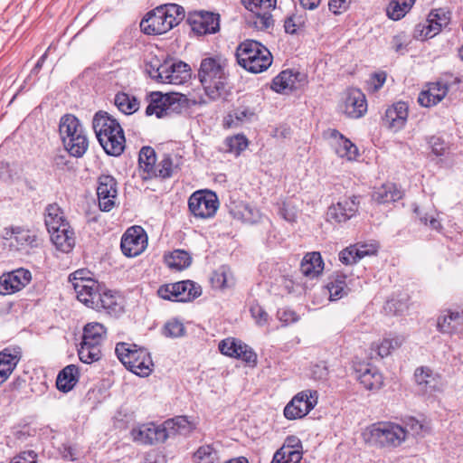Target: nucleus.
I'll return each mask as SVG.
<instances>
[{"label":"nucleus","instance_id":"56","mask_svg":"<svg viewBox=\"0 0 463 463\" xmlns=\"http://www.w3.org/2000/svg\"><path fill=\"white\" fill-rule=\"evenodd\" d=\"M231 152L240 155L248 146V139L243 135H236L226 140Z\"/></svg>","mask_w":463,"mask_h":463},{"label":"nucleus","instance_id":"63","mask_svg":"<svg viewBox=\"0 0 463 463\" xmlns=\"http://www.w3.org/2000/svg\"><path fill=\"white\" fill-rule=\"evenodd\" d=\"M52 166L58 170H71V161L67 154H57L52 158Z\"/></svg>","mask_w":463,"mask_h":463},{"label":"nucleus","instance_id":"37","mask_svg":"<svg viewBox=\"0 0 463 463\" xmlns=\"http://www.w3.org/2000/svg\"><path fill=\"white\" fill-rule=\"evenodd\" d=\"M230 213L234 218L250 223L257 222L260 218V213L258 209L244 203H240L238 205L231 207Z\"/></svg>","mask_w":463,"mask_h":463},{"label":"nucleus","instance_id":"42","mask_svg":"<svg viewBox=\"0 0 463 463\" xmlns=\"http://www.w3.org/2000/svg\"><path fill=\"white\" fill-rule=\"evenodd\" d=\"M114 101L118 109L127 115L136 112L139 108L138 99L125 92L116 94Z\"/></svg>","mask_w":463,"mask_h":463},{"label":"nucleus","instance_id":"61","mask_svg":"<svg viewBox=\"0 0 463 463\" xmlns=\"http://www.w3.org/2000/svg\"><path fill=\"white\" fill-rule=\"evenodd\" d=\"M403 428L408 430V436L411 435L413 437L422 435L427 431V427L412 417L409 418L405 421V426H403Z\"/></svg>","mask_w":463,"mask_h":463},{"label":"nucleus","instance_id":"59","mask_svg":"<svg viewBox=\"0 0 463 463\" xmlns=\"http://www.w3.org/2000/svg\"><path fill=\"white\" fill-rule=\"evenodd\" d=\"M184 333V326L182 322L177 319L168 321L164 327V334L170 337H179Z\"/></svg>","mask_w":463,"mask_h":463},{"label":"nucleus","instance_id":"57","mask_svg":"<svg viewBox=\"0 0 463 463\" xmlns=\"http://www.w3.org/2000/svg\"><path fill=\"white\" fill-rule=\"evenodd\" d=\"M239 352L236 358L241 359L249 365L255 366L257 364V354L251 347L242 343L238 345Z\"/></svg>","mask_w":463,"mask_h":463},{"label":"nucleus","instance_id":"48","mask_svg":"<svg viewBox=\"0 0 463 463\" xmlns=\"http://www.w3.org/2000/svg\"><path fill=\"white\" fill-rule=\"evenodd\" d=\"M335 150L340 157H345L348 160H354L358 156L356 146L345 137H340V140H337V143L335 145Z\"/></svg>","mask_w":463,"mask_h":463},{"label":"nucleus","instance_id":"54","mask_svg":"<svg viewBox=\"0 0 463 463\" xmlns=\"http://www.w3.org/2000/svg\"><path fill=\"white\" fill-rule=\"evenodd\" d=\"M241 344V341L240 340H236L234 338H227L219 344V350L222 354L226 356L236 358L239 352L238 345Z\"/></svg>","mask_w":463,"mask_h":463},{"label":"nucleus","instance_id":"4","mask_svg":"<svg viewBox=\"0 0 463 463\" xmlns=\"http://www.w3.org/2000/svg\"><path fill=\"white\" fill-rule=\"evenodd\" d=\"M236 59L243 69L252 73H260L272 63L270 52L254 40H247L239 44L236 49Z\"/></svg>","mask_w":463,"mask_h":463},{"label":"nucleus","instance_id":"31","mask_svg":"<svg viewBox=\"0 0 463 463\" xmlns=\"http://www.w3.org/2000/svg\"><path fill=\"white\" fill-rule=\"evenodd\" d=\"M80 377L79 368L75 364L65 366L56 379V387L62 392H68L77 384Z\"/></svg>","mask_w":463,"mask_h":463},{"label":"nucleus","instance_id":"10","mask_svg":"<svg viewBox=\"0 0 463 463\" xmlns=\"http://www.w3.org/2000/svg\"><path fill=\"white\" fill-rule=\"evenodd\" d=\"M4 240L11 241V250L29 253L31 250L37 248L39 238L37 233L23 226H11L5 228L2 235Z\"/></svg>","mask_w":463,"mask_h":463},{"label":"nucleus","instance_id":"24","mask_svg":"<svg viewBox=\"0 0 463 463\" xmlns=\"http://www.w3.org/2000/svg\"><path fill=\"white\" fill-rule=\"evenodd\" d=\"M164 83L180 85L190 78L189 65L184 61H165L163 62Z\"/></svg>","mask_w":463,"mask_h":463},{"label":"nucleus","instance_id":"53","mask_svg":"<svg viewBox=\"0 0 463 463\" xmlns=\"http://www.w3.org/2000/svg\"><path fill=\"white\" fill-rule=\"evenodd\" d=\"M163 12L166 13L168 21L173 20V26L177 25L184 18V9L183 6L176 4H166L160 5Z\"/></svg>","mask_w":463,"mask_h":463},{"label":"nucleus","instance_id":"55","mask_svg":"<svg viewBox=\"0 0 463 463\" xmlns=\"http://www.w3.org/2000/svg\"><path fill=\"white\" fill-rule=\"evenodd\" d=\"M402 343V339L400 337L383 339L381 344L377 345V353L382 358L386 357L392 350L401 346Z\"/></svg>","mask_w":463,"mask_h":463},{"label":"nucleus","instance_id":"35","mask_svg":"<svg viewBox=\"0 0 463 463\" xmlns=\"http://www.w3.org/2000/svg\"><path fill=\"white\" fill-rule=\"evenodd\" d=\"M44 222L48 232L61 228L63 224H69L65 219L63 211L57 203L47 205Z\"/></svg>","mask_w":463,"mask_h":463},{"label":"nucleus","instance_id":"28","mask_svg":"<svg viewBox=\"0 0 463 463\" xmlns=\"http://www.w3.org/2000/svg\"><path fill=\"white\" fill-rule=\"evenodd\" d=\"M323 269L324 261L320 253L317 251L307 253L300 263L301 273L309 279L318 277L322 273Z\"/></svg>","mask_w":463,"mask_h":463},{"label":"nucleus","instance_id":"58","mask_svg":"<svg viewBox=\"0 0 463 463\" xmlns=\"http://www.w3.org/2000/svg\"><path fill=\"white\" fill-rule=\"evenodd\" d=\"M426 141L429 144L431 152L437 156H443L448 148L445 141L439 137H427Z\"/></svg>","mask_w":463,"mask_h":463},{"label":"nucleus","instance_id":"2","mask_svg":"<svg viewBox=\"0 0 463 463\" xmlns=\"http://www.w3.org/2000/svg\"><path fill=\"white\" fill-rule=\"evenodd\" d=\"M92 127L96 137L108 155L118 156L125 148V136L120 124L108 112L95 113Z\"/></svg>","mask_w":463,"mask_h":463},{"label":"nucleus","instance_id":"16","mask_svg":"<svg viewBox=\"0 0 463 463\" xmlns=\"http://www.w3.org/2000/svg\"><path fill=\"white\" fill-rule=\"evenodd\" d=\"M146 243L147 236L144 229L140 226H132L122 236L120 247L125 256L136 257L144 251Z\"/></svg>","mask_w":463,"mask_h":463},{"label":"nucleus","instance_id":"38","mask_svg":"<svg viewBox=\"0 0 463 463\" xmlns=\"http://www.w3.org/2000/svg\"><path fill=\"white\" fill-rule=\"evenodd\" d=\"M166 93L163 94L160 91L151 92L147 96V99L149 104L146 109V115L152 116L156 115L157 118L165 117V106L166 102H165Z\"/></svg>","mask_w":463,"mask_h":463},{"label":"nucleus","instance_id":"39","mask_svg":"<svg viewBox=\"0 0 463 463\" xmlns=\"http://www.w3.org/2000/svg\"><path fill=\"white\" fill-rule=\"evenodd\" d=\"M165 102V116L172 114H180L184 109L187 107L188 99L181 93H166Z\"/></svg>","mask_w":463,"mask_h":463},{"label":"nucleus","instance_id":"49","mask_svg":"<svg viewBox=\"0 0 463 463\" xmlns=\"http://www.w3.org/2000/svg\"><path fill=\"white\" fill-rule=\"evenodd\" d=\"M369 255L368 250H361L357 245L350 246L340 251L339 260L345 265L356 263L364 256Z\"/></svg>","mask_w":463,"mask_h":463},{"label":"nucleus","instance_id":"34","mask_svg":"<svg viewBox=\"0 0 463 463\" xmlns=\"http://www.w3.org/2000/svg\"><path fill=\"white\" fill-rule=\"evenodd\" d=\"M463 324V317L458 312L448 311L439 317L438 330L442 334H453Z\"/></svg>","mask_w":463,"mask_h":463},{"label":"nucleus","instance_id":"8","mask_svg":"<svg viewBox=\"0 0 463 463\" xmlns=\"http://www.w3.org/2000/svg\"><path fill=\"white\" fill-rule=\"evenodd\" d=\"M246 9L251 14L248 23L258 30H268L273 27L274 20L270 14L275 9L277 0H242Z\"/></svg>","mask_w":463,"mask_h":463},{"label":"nucleus","instance_id":"47","mask_svg":"<svg viewBox=\"0 0 463 463\" xmlns=\"http://www.w3.org/2000/svg\"><path fill=\"white\" fill-rule=\"evenodd\" d=\"M302 458V451L290 448H280L273 456L270 463H298Z\"/></svg>","mask_w":463,"mask_h":463},{"label":"nucleus","instance_id":"40","mask_svg":"<svg viewBox=\"0 0 463 463\" xmlns=\"http://www.w3.org/2000/svg\"><path fill=\"white\" fill-rule=\"evenodd\" d=\"M415 0H392L389 3L386 13L392 20H400L402 18L412 7Z\"/></svg>","mask_w":463,"mask_h":463},{"label":"nucleus","instance_id":"15","mask_svg":"<svg viewBox=\"0 0 463 463\" xmlns=\"http://www.w3.org/2000/svg\"><path fill=\"white\" fill-rule=\"evenodd\" d=\"M360 202L358 196L352 195L340 198V200L328 207L326 219L328 222L341 223L345 222L358 212Z\"/></svg>","mask_w":463,"mask_h":463},{"label":"nucleus","instance_id":"36","mask_svg":"<svg viewBox=\"0 0 463 463\" xmlns=\"http://www.w3.org/2000/svg\"><path fill=\"white\" fill-rule=\"evenodd\" d=\"M156 156L151 146H143L138 156L139 167L146 174L144 179L151 178L156 174Z\"/></svg>","mask_w":463,"mask_h":463},{"label":"nucleus","instance_id":"62","mask_svg":"<svg viewBox=\"0 0 463 463\" xmlns=\"http://www.w3.org/2000/svg\"><path fill=\"white\" fill-rule=\"evenodd\" d=\"M250 312L253 319L259 326H264L268 323L269 315L259 304L250 306Z\"/></svg>","mask_w":463,"mask_h":463},{"label":"nucleus","instance_id":"6","mask_svg":"<svg viewBox=\"0 0 463 463\" xmlns=\"http://www.w3.org/2000/svg\"><path fill=\"white\" fill-rule=\"evenodd\" d=\"M105 335L106 329L99 323H89L84 326L82 341L78 349V355L82 363L91 364L100 359V345Z\"/></svg>","mask_w":463,"mask_h":463},{"label":"nucleus","instance_id":"32","mask_svg":"<svg viewBox=\"0 0 463 463\" xmlns=\"http://www.w3.org/2000/svg\"><path fill=\"white\" fill-rule=\"evenodd\" d=\"M450 22V13L445 11L444 9H436L431 11L426 23L428 24V31L426 32L425 36H435L437 35L442 28H445L449 25Z\"/></svg>","mask_w":463,"mask_h":463},{"label":"nucleus","instance_id":"44","mask_svg":"<svg viewBox=\"0 0 463 463\" xmlns=\"http://www.w3.org/2000/svg\"><path fill=\"white\" fill-rule=\"evenodd\" d=\"M165 426L171 429L173 435L176 433L185 435L195 428V425L186 416H176L169 419L165 420Z\"/></svg>","mask_w":463,"mask_h":463},{"label":"nucleus","instance_id":"33","mask_svg":"<svg viewBox=\"0 0 463 463\" xmlns=\"http://www.w3.org/2000/svg\"><path fill=\"white\" fill-rule=\"evenodd\" d=\"M402 197V192L399 190L395 184L388 183L375 188L373 192L372 199L379 204H385L396 202Z\"/></svg>","mask_w":463,"mask_h":463},{"label":"nucleus","instance_id":"51","mask_svg":"<svg viewBox=\"0 0 463 463\" xmlns=\"http://www.w3.org/2000/svg\"><path fill=\"white\" fill-rule=\"evenodd\" d=\"M145 71L151 79L164 83L163 62L157 57H152L146 61Z\"/></svg>","mask_w":463,"mask_h":463},{"label":"nucleus","instance_id":"60","mask_svg":"<svg viewBox=\"0 0 463 463\" xmlns=\"http://www.w3.org/2000/svg\"><path fill=\"white\" fill-rule=\"evenodd\" d=\"M427 90H428L429 95L432 96V100L434 102L439 103L447 95L448 86L445 83L438 81L435 83H431L430 88Z\"/></svg>","mask_w":463,"mask_h":463},{"label":"nucleus","instance_id":"30","mask_svg":"<svg viewBox=\"0 0 463 463\" xmlns=\"http://www.w3.org/2000/svg\"><path fill=\"white\" fill-rule=\"evenodd\" d=\"M299 72L294 73L292 71H283L272 80L271 89L278 93H288L298 89L297 82Z\"/></svg>","mask_w":463,"mask_h":463},{"label":"nucleus","instance_id":"26","mask_svg":"<svg viewBox=\"0 0 463 463\" xmlns=\"http://www.w3.org/2000/svg\"><path fill=\"white\" fill-rule=\"evenodd\" d=\"M101 288L94 279L73 281V288L77 294V298L87 307H90L91 302L95 300Z\"/></svg>","mask_w":463,"mask_h":463},{"label":"nucleus","instance_id":"43","mask_svg":"<svg viewBox=\"0 0 463 463\" xmlns=\"http://www.w3.org/2000/svg\"><path fill=\"white\" fill-rule=\"evenodd\" d=\"M359 381L367 390H377L383 385V376L376 368H366L360 373Z\"/></svg>","mask_w":463,"mask_h":463},{"label":"nucleus","instance_id":"17","mask_svg":"<svg viewBox=\"0 0 463 463\" xmlns=\"http://www.w3.org/2000/svg\"><path fill=\"white\" fill-rule=\"evenodd\" d=\"M165 14L160 6L148 12L140 22L141 31L148 35H156L171 30L174 27L173 20L168 21Z\"/></svg>","mask_w":463,"mask_h":463},{"label":"nucleus","instance_id":"5","mask_svg":"<svg viewBox=\"0 0 463 463\" xmlns=\"http://www.w3.org/2000/svg\"><path fill=\"white\" fill-rule=\"evenodd\" d=\"M115 353L127 369L139 376H147L153 362L146 349L125 342L118 343Z\"/></svg>","mask_w":463,"mask_h":463},{"label":"nucleus","instance_id":"27","mask_svg":"<svg viewBox=\"0 0 463 463\" xmlns=\"http://www.w3.org/2000/svg\"><path fill=\"white\" fill-rule=\"evenodd\" d=\"M51 240L57 250L61 252H70L75 245L74 232L70 224H63L61 228L49 232Z\"/></svg>","mask_w":463,"mask_h":463},{"label":"nucleus","instance_id":"14","mask_svg":"<svg viewBox=\"0 0 463 463\" xmlns=\"http://www.w3.org/2000/svg\"><path fill=\"white\" fill-rule=\"evenodd\" d=\"M414 380L417 391L423 395H434L441 392L445 387L442 376L427 366H421L415 370Z\"/></svg>","mask_w":463,"mask_h":463},{"label":"nucleus","instance_id":"18","mask_svg":"<svg viewBox=\"0 0 463 463\" xmlns=\"http://www.w3.org/2000/svg\"><path fill=\"white\" fill-rule=\"evenodd\" d=\"M32 280L30 270L20 268L0 276V295H10L20 291Z\"/></svg>","mask_w":463,"mask_h":463},{"label":"nucleus","instance_id":"41","mask_svg":"<svg viewBox=\"0 0 463 463\" xmlns=\"http://www.w3.org/2000/svg\"><path fill=\"white\" fill-rule=\"evenodd\" d=\"M195 463H219V450L213 444H206L199 447L194 453Z\"/></svg>","mask_w":463,"mask_h":463},{"label":"nucleus","instance_id":"45","mask_svg":"<svg viewBox=\"0 0 463 463\" xmlns=\"http://www.w3.org/2000/svg\"><path fill=\"white\" fill-rule=\"evenodd\" d=\"M166 262L170 268L182 270L190 266L192 258L187 251L175 250L168 256Z\"/></svg>","mask_w":463,"mask_h":463},{"label":"nucleus","instance_id":"11","mask_svg":"<svg viewBox=\"0 0 463 463\" xmlns=\"http://www.w3.org/2000/svg\"><path fill=\"white\" fill-rule=\"evenodd\" d=\"M191 213L201 219L213 217L219 207V200L215 193L211 191H196L188 200Z\"/></svg>","mask_w":463,"mask_h":463},{"label":"nucleus","instance_id":"23","mask_svg":"<svg viewBox=\"0 0 463 463\" xmlns=\"http://www.w3.org/2000/svg\"><path fill=\"white\" fill-rule=\"evenodd\" d=\"M408 105L399 101L386 109L382 118L383 125L394 131L402 129L407 121Z\"/></svg>","mask_w":463,"mask_h":463},{"label":"nucleus","instance_id":"20","mask_svg":"<svg viewBox=\"0 0 463 463\" xmlns=\"http://www.w3.org/2000/svg\"><path fill=\"white\" fill-rule=\"evenodd\" d=\"M343 112L351 118H359L367 110L364 94L358 89H349L345 92Z\"/></svg>","mask_w":463,"mask_h":463},{"label":"nucleus","instance_id":"46","mask_svg":"<svg viewBox=\"0 0 463 463\" xmlns=\"http://www.w3.org/2000/svg\"><path fill=\"white\" fill-rule=\"evenodd\" d=\"M232 275L229 267L221 266L216 270L213 271L211 277V282L213 288H224L230 287L232 283Z\"/></svg>","mask_w":463,"mask_h":463},{"label":"nucleus","instance_id":"12","mask_svg":"<svg viewBox=\"0 0 463 463\" xmlns=\"http://www.w3.org/2000/svg\"><path fill=\"white\" fill-rule=\"evenodd\" d=\"M317 391H302L295 395L286 405L284 409V415L288 420L303 418L317 405Z\"/></svg>","mask_w":463,"mask_h":463},{"label":"nucleus","instance_id":"1","mask_svg":"<svg viewBox=\"0 0 463 463\" xmlns=\"http://www.w3.org/2000/svg\"><path fill=\"white\" fill-rule=\"evenodd\" d=\"M228 61L222 55L206 57L202 60L198 78L205 94L213 100H225L230 94L227 89Z\"/></svg>","mask_w":463,"mask_h":463},{"label":"nucleus","instance_id":"19","mask_svg":"<svg viewBox=\"0 0 463 463\" xmlns=\"http://www.w3.org/2000/svg\"><path fill=\"white\" fill-rule=\"evenodd\" d=\"M97 194L99 206L103 212H109L115 206L117 198V181L109 175H102L99 177Z\"/></svg>","mask_w":463,"mask_h":463},{"label":"nucleus","instance_id":"50","mask_svg":"<svg viewBox=\"0 0 463 463\" xmlns=\"http://www.w3.org/2000/svg\"><path fill=\"white\" fill-rule=\"evenodd\" d=\"M156 424L150 423L142 425L137 430H133L134 439L144 444H153L156 442Z\"/></svg>","mask_w":463,"mask_h":463},{"label":"nucleus","instance_id":"29","mask_svg":"<svg viewBox=\"0 0 463 463\" xmlns=\"http://www.w3.org/2000/svg\"><path fill=\"white\" fill-rule=\"evenodd\" d=\"M346 279L347 276L343 273H335L328 278L326 288L331 301H336L348 294L350 289Z\"/></svg>","mask_w":463,"mask_h":463},{"label":"nucleus","instance_id":"3","mask_svg":"<svg viewBox=\"0 0 463 463\" xmlns=\"http://www.w3.org/2000/svg\"><path fill=\"white\" fill-rule=\"evenodd\" d=\"M59 133L65 151L71 156L82 157L89 147L86 131L72 114L63 115L59 123Z\"/></svg>","mask_w":463,"mask_h":463},{"label":"nucleus","instance_id":"21","mask_svg":"<svg viewBox=\"0 0 463 463\" xmlns=\"http://www.w3.org/2000/svg\"><path fill=\"white\" fill-rule=\"evenodd\" d=\"M256 114V107L250 104L249 98L247 97L240 106L224 118L223 126L228 128H238L244 123L252 121Z\"/></svg>","mask_w":463,"mask_h":463},{"label":"nucleus","instance_id":"25","mask_svg":"<svg viewBox=\"0 0 463 463\" xmlns=\"http://www.w3.org/2000/svg\"><path fill=\"white\" fill-rule=\"evenodd\" d=\"M119 296L105 288H101L95 300L91 302L89 307L97 310H104L109 315H118L122 311V306L118 302Z\"/></svg>","mask_w":463,"mask_h":463},{"label":"nucleus","instance_id":"9","mask_svg":"<svg viewBox=\"0 0 463 463\" xmlns=\"http://www.w3.org/2000/svg\"><path fill=\"white\" fill-rule=\"evenodd\" d=\"M158 296L165 300L189 302L202 294V288L192 280L162 285L157 290Z\"/></svg>","mask_w":463,"mask_h":463},{"label":"nucleus","instance_id":"13","mask_svg":"<svg viewBox=\"0 0 463 463\" xmlns=\"http://www.w3.org/2000/svg\"><path fill=\"white\" fill-rule=\"evenodd\" d=\"M186 22L198 35L213 34L220 30V14L209 11L189 12Z\"/></svg>","mask_w":463,"mask_h":463},{"label":"nucleus","instance_id":"52","mask_svg":"<svg viewBox=\"0 0 463 463\" xmlns=\"http://www.w3.org/2000/svg\"><path fill=\"white\" fill-rule=\"evenodd\" d=\"M156 168V175H153V177L160 176L162 178H169L177 169V165L174 164L171 156L165 155Z\"/></svg>","mask_w":463,"mask_h":463},{"label":"nucleus","instance_id":"22","mask_svg":"<svg viewBox=\"0 0 463 463\" xmlns=\"http://www.w3.org/2000/svg\"><path fill=\"white\" fill-rule=\"evenodd\" d=\"M22 358V349L17 345H11L0 352V385L13 373Z\"/></svg>","mask_w":463,"mask_h":463},{"label":"nucleus","instance_id":"64","mask_svg":"<svg viewBox=\"0 0 463 463\" xmlns=\"http://www.w3.org/2000/svg\"><path fill=\"white\" fill-rule=\"evenodd\" d=\"M37 454L33 450H27L14 457L10 463H36Z\"/></svg>","mask_w":463,"mask_h":463},{"label":"nucleus","instance_id":"7","mask_svg":"<svg viewBox=\"0 0 463 463\" xmlns=\"http://www.w3.org/2000/svg\"><path fill=\"white\" fill-rule=\"evenodd\" d=\"M370 435L376 446L392 449L408 439V430L395 422L383 421L372 425Z\"/></svg>","mask_w":463,"mask_h":463}]
</instances>
